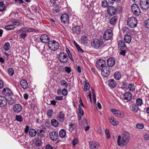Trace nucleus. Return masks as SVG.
Segmentation results:
<instances>
[{
	"mask_svg": "<svg viewBox=\"0 0 149 149\" xmlns=\"http://www.w3.org/2000/svg\"><path fill=\"white\" fill-rule=\"evenodd\" d=\"M130 139V134L127 132H123L122 136L119 135L117 139L118 145L119 146L126 145L129 142Z\"/></svg>",
	"mask_w": 149,
	"mask_h": 149,
	"instance_id": "nucleus-1",
	"label": "nucleus"
},
{
	"mask_svg": "<svg viewBox=\"0 0 149 149\" xmlns=\"http://www.w3.org/2000/svg\"><path fill=\"white\" fill-rule=\"evenodd\" d=\"M137 24V20L134 17H131L127 20V25L131 28H134L135 27Z\"/></svg>",
	"mask_w": 149,
	"mask_h": 149,
	"instance_id": "nucleus-2",
	"label": "nucleus"
},
{
	"mask_svg": "<svg viewBox=\"0 0 149 149\" xmlns=\"http://www.w3.org/2000/svg\"><path fill=\"white\" fill-rule=\"evenodd\" d=\"M48 46L51 50L54 51L57 50L59 47L58 43L55 40L50 41L48 43Z\"/></svg>",
	"mask_w": 149,
	"mask_h": 149,
	"instance_id": "nucleus-3",
	"label": "nucleus"
},
{
	"mask_svg": "<svg viewBox=\"0 0 149 149\" xmlns=\"http://www.w3.org/2000/svg\"><path fill=\"white\" fill-rule=\"evenodd\" d=\"M103 44V42L100 40L96 38L94 39L91 43L92 46L95 49H98L101 47Z\"/></svg>",
	"mask_w": 149,
	"mask_h": 149,
	"instance_id": "nucleus-4",
	"label": "nucleus"
},
{
	"mask_svg": "<svg viewBox=\"0 0 149 149\" xmlns=\"http://www.w3.org/2000/svg\"><path fill=\"white\" fill-rule=\"evenodd\" d=\"M101 69V74L104 77H107L110 74L111 69L108 66H104Z\"/></svg>",
	"mask_w": 149,
	"mask_h": 149,
	"instance_id": "nucleus-5",
	"label": "nucleus"
},
{
	"mask_svg": "<svg viewBox=\"0 0 149 149\" xmlns=\"http://www.w3.org/2000/svg\"><path fill=\"white\" fill-rule=\"evenodd\" d=\"M58 58L60 61L63 63H65L68 62V58L67 55L65 53H60L58 55Z\"/></svg>",
	"mask_w": 149,
	"mask_h": 149,
	"instance_id": "nucleus-6",
	"label": "nucleus"
},
{
	"mask_svg": "<svg viewBox=\"0 0 149 149\" xmlns=\"http://www.w3.org/2000/svg\"><path fill=\"white\" fill-rule=\"evenodd\" d=\"M132 11L136 15H140L141 11L139 6L136 4H133L131 6Z\"/></svg>",
	"mask_w": 149,
	"mask_h": 149,
	"instance_id": "nucleus-7",
	"label": "nucleus"
},
{
	"mask_svg": "<svg viewBox=\"0 0 149 149\" xmlns=\"http://www.w3.org/2000/svg\"><path fill=\"white\" fill-rule=\"evenodd\" d=\"M112 35V33L111 30L108 29L104 32L103 37L105 40H108L111 39Z\"/></svg>",
	"mask_w": 149,
	"mask_h": 149,
	"instance_id": "nucleus-8",
	"label": "nucleus"
},
{
	"mask_svg": "<svg viewBox=\"0 0 149 149\" xmlns=\"http://www.w3.org/2000/svg\"><path fill=\"white\" fill-rule=\"evenodd\" d=\"M141 8L144 10H146L149 7L148 0H141L140 3Z\"/></svg>",
	"mask_w": 149,
	"mask_h": 149,
	"instance_id": "nucleus-9",
	"label": "nucleus"
},
{
	"mask_svg": "<svg viewBox=\"0 0 149 149\" xmlns=\"http://www.w3.org/2000/svg\"><path fill=\"white\" fill-rule=\"evenodd\" d=\"M111 111L116 116L122 118L124 116V113L122 111L114 109H111Z\"/></svg>",
	"mask_w": 149,
	"mask_h": 149,
	"instance_id": "nucleus-10",
	"label": "nucleus"
},
{
	"mask_svg": "<svg viewBox=\"0 0 149 149\" xmlns=\"http://www.w3.org/2000/svg\"><path fill=\"white\" fill-rule=\"evenodd\" d=\"M35 29L30 28L29 27H26L22 28L18 31V33H26L30 32H34L36 31Z\"/></svg>",
	"mask_w": 149,
	"mask_h": 149,
	"instance_id": "nucleus-11",
	"label": "nucleus"
},
{
	"mask_svg": "<svg viewBox=\"0 0 149 149\" xmlns=\"http://www.w3.org/2000/svg\"><path fill=\"white\" fill-rule=\"evenodd\" d=\"M49 135L52 141H56L58 139V135L54 131L50 132L49 133Z\"/></svg>",
	"mask_w": 149,
	"mask_h": 149,
	"instance_id": "nucleus-12",
	"label": "nucleus"
},
{
	"mask_svg": "<svg viewBox=\"0 0 149 149\" xmlns=\"http://www.w3.org/2000/svg\"><path fill=\"white\" fill-rule=\"evenodd\" d=\"M105 65L106 62L105 61L100 59L98 60L96 64V67L99 68H101L104 66H105Z\"/></svg>",
	"mask_w": 149,
	"mask_h": 149,
	"instance_id": "nucleus-13",
	"label": "nucleus"
},
{
	"mask_svg": "<svg viewBox=\"0 0 149 149\" xmlns=\"http://www.w3.org/2000/svg\"><path fill=\"white\" fill-rule=\"evenodd\" d=\"M81 28L80 26L78 25L74 26L72 28V32L73 34H79L81 31Z\"/></svg>",
	"mask_w": 149,
	"mask_h": 149,
	"instance_id": "nucleus-14",
	"label": "nucleus"
},
{
	"mask_svg": "<svg viewBox=\"0 0 149 149\" xmlns=\"http://www.w3.org/2000/svg\"><path fill=\"white\" fill-rule=\"evenodd\" d=\"M40 40L42 42L45 43H49L50 41L49 37L46 34L41 35Z\"/></svg>",
	"mask_w": 149,
	"mask_h": 149,
	"instance_id": "nucleus-15",
	"label": "nucleus"
},
{
	"mask_svg": "<svg viewBox=\"0 0 149 149\" xmlns=\"http://www.w3.org/2000/svg\"><path fill=\"white\" fill-rule=\"evenodd\" d=\"M3 94L6 96H10L13 95L11 90L8 88H5L2 91Z\"/></svg>",
	"mask_w": 149,
	"mask_h": 149,
	"instance_id": "nucleus-16",
	"label": "nucleus"
},
{
	"mask_svg": "<svg viewBox=\"0 0 149 149\" xmlns=\"http://www.w3.org/2000/svg\"><path fill=\"white\" fill-rule=\"evenodd\" d=\"M116 11V10L115 7L110 6L107 9V13L109 14V16H111L115 14Z\"/></svg>",
	"mask_w": 149,
	"mask_h": 149,
	"instance_id": "nucleus-17",
	"label": "nucleus"
},
{
	"mask_svg": "<svg viewBox=\"0 0 149 149\" xmlns=\"http://www.w3.org/2000/svg\"><path fill=\"white\" fill-rule=\"evenodd\" d=\"M7 100L5 97L0 96V107H4L6 106L7 104Z\"/></svg>",
	"mask_w": 149,
	"mask_h": 149,
	"instance_id": "nucleus-18",
	"label": "nucleus"
},
{
	"mask_svg": "<svg viewBox=\"0 0 149 149\" xmlns=\"http://www.w3.org/2000/svg\"><path fill=\"white\" fill-rule=\"evenodd\" d=\"M69 16L66 14H62L61 17V21L62 23H67L69 21Z\"/></svg>",
	"mask_w": 149,
	"mask_h": 149,
	"instance_id": "nucleus-19",
	"label": "nucleus"
},
{
	"mask_svg": "<svg viewBox=\"0 0 149 149\" xmlns=\"http://www.w3.org/2000/svg\"><path fill=\"white\" fill-rule=\"evenodd\" d=\"M22 106L19 104H16L13 107V111L15 112H19L22 110Z\"/></svg>",
	"mask_w": 149,
	"mask_h": 149,
	"instance_id": "nucleus-20",
	"label": "nucleus"
},
{
	"mask_svg": "<svg viewBox=\"0 0 149 149\" xmlns=\"http://www.w3.org/2000/svg\"><path fill=\"white\" fill-rule=\"evenodd\" d=\"M90 146L92 149H96L99 148L100 145L98 142L95 141L90 142L89 143Z\"/></svg>",
	"mask_w": 149,
	"mask_h": 149,
	"instance_id": "nucleus-21",
	"label": "nucleus"
},
{
	"mask_svg": "<svg viewBox=\"0 0 149 149\" xmlns=\"http://www.w3.org/2000/svg\"><path fill=\"white\" fill-rule=\"evenodd\" d=\"M124 100L127 101H130L132 99V95L130 92H127L124 95Z\"/></svg>",
	"mask_w": 149,
	"mask_h": 149,
	"instance_id": "nucleus-22",
	"label": "nucleus"
},
{
	"mask_svg": "<svg viewBox=\"0 0 149 149\" xmlns=\"http://www.w3.org/2000/svg\"><path fill=\"white\" fill-rule=\"evenodd\" d=\"M57 118L59 121L62 122L64 120L65 115L62 111H60L58 116Z\"/></svg>",
	"mask_w": 149,
	"mask_h": 149,
	"instance_id": "nucleus-23",
	"label": "nucleus"
},
{
	"mask_svg": "<svg viewBox=\"0 0 149 149\" xmlns=\"http://www.w3.org/2000/svg\"><path fill=\"white\" fill-rule=\"evenodd\" d=\"M20 84L22 87L24 89H27L29 87L27 82L25 79H22L21 80Z\"/></svg>",
	"mask_w": 149,
	"mask_h": 149,
	"instance_id": "nucleus-24",
	"label": "nucleus"
},
{
	"mask_svg": "<svg viewBox=\"0 0 149 149\" xmlns=\"http://www.w3.org/2000/svg\"><path fill=\"white\" fill-rule=\"evenodd\" d=\"M115 61L112 58H109L107 61V63L108 66L112 67L115 64Z\"/></svg>",
	"mask_w": 149,
	"mask_h": 149,
	"instance_id": "nucleus-25",
	"label": "nucleus"
},
{
	"mask_svg": "<svg viewBox=\"0 0 149 149\" xmlns=\"http://www.w3.org/2000/svg\"><path fill=\"white\" fill-rule=\"evenodd\" d=\"M108 84L110 87L114 88L116 86L117 84L114 80L111 79L109 81Z\"/></svg>",
	"mask_w": 149,
	"mask_h": 149,
	"instance_id": "nucleus-26",
	"label": "nucleus"
},
{
	"mask_svg": "<svg viewBox=\"0 0 149 149\" xmlns=\"http://www.w3.org/2000/svg\"><path fill=\"white\" fill-rule=\"evenodd\" d=\"M118 48L121 49H123L125 47H126L125 42L122 40L118 41Z\"/></svg>",
	"mask_w": 149,
	"mask_h": 149,
	"instance_id": "nucleus-27",
	"label": "nucleus"
},
{
	"mask_svg": "<svg viewBox=\"0 0 149 149\" xmlns=\"http://www.w3.org/2000/svg\"><path fill=\"white\" fill-rule=\"evenodd\" d=\"M109 119L110 123L113 125H117L119 123V121L115 120V119L113 116H110L109 118Z\"/></svg>",
	"mask_w": 149,
	"mask_h": 149,
	"instance_id": "nucleus-28",
	"label": "nucleus"
},
{
	"mask_svg": "<svg viewBox=\"0 0 149 149\" xmlns=\"http://www.w3.org/2000/svg\"><path fill=\"white\" fill-rule=\"evenodd\" d=\"M45 132L44 130L39 129L37 131V135L40 137H43L45 136Z\"/></svg>",
	"mask_w": 149,
	"mask_h": 149,
	"instance_id": "nucleus-29",
	"label": "nucleus"
},
{
	"mask_svg": "<svg viewBox=\"0 0 149 149\" xmlns=\"http://www.w3.org/2000/svg\"><path fill=\"white\" fill-rule=\"evenodd\" d=\"M118 18L116 16H114L111 19L109 23L113 25H114L117 22Z\"/></svg>",
	"mask_w": 149,
	"mask_h": 149,
	"instance_id": "nucleus-30",
	"label": "nucleus"
},
{
	"mask_svg": "<svg viewBox=\"0 0 149 149\" xmlns=\"http://www.w3.org/2000/svg\"><path fill=\"white\" fill-rule=\"evenodd\" d=\"M124 39L126 42L130 43L131 42L132 37L130 35H126L124 36Z\"/></svg>",
	"mask_w": 149,
	"mask_h": 149,
	"instance_id": "nucleus-31",
	"label": "nucleus"
},
{
	"mask_svg": "<svg viewBox=\"0 0 149 149\" xmlns=\"http://www.w3.org/2000/svg\"><path fill=\"white\" fill-rule=\"evenodd\" d=\"M37 132L34 129L31 128L29 130V134L32 137L35 136Z\"/></svg>",
	"mask_w": 149,
	"mask_h": 149,
	"instance_id": "nucleus-32",
	"label": "nucleus"
},
{
	"mask_svg": "<svg viewBox=\"0 0 149 149\" xmlns=\"http://www.w3.org/2000/svg\"><path fill=\"white\" fill-rule=\"evenodd\" d=\"M66 135V132L64 129H61L59 131V136L61 138H64Z\"/></svg>",
	"mask_w": 149,
	"mask_h": 149,
	"instance_id": "nucleus-33",
	"label": "nucleus"
},
{
	"mask_svg": "<svg viewBox=\"0 0 149 149\" xmlns=\"http://www.w3.org/2000/svg\"><path fill=\"white\" fill-rule=\"evenodd\" d=\"M51 124L53 126L56 127L58 126V121L55 119H52L51 120Z\"/></svg>",
	"mask_w": 149,
	"mask_h": 149,
	"instance_id": "nucleus-34",
	"label": "nucleus"
},
{
	"mask_svg": "<svg viewBox=\"0 0 149 149\" xmlns=\"http://www.w3.org/2000/svg\"><path fill=\"white\" fill-rule=\"evenodd\" d=\"M81 41L83 44H86L87 43V37L85 35L82 36L81 38Z\"/></svg>",
	"mask_w": 149,
	"mask_h": 149,
	"instance_id": "nucleus-35",
	"label": "nucleus"
},
{
	"mask_svg": "<svg viewBox=\"0 0 149 149\" xmlns=\"http://www.w3.org/2000/svg\"><path fill=\"white\" fill-rule=\"evenodd\" d=\"M114 77L117 80L120 79L121 77L120 73L118 72H116L114 74Z\"/></svg>",
	"mask_w": 149,
	"mask_h": 149,
	"instance_id": "nucleus-36",
	"label": "nucleus"
},
{
	"mask_svg": "<svg viewBox=\"0 0 149 149\" xmlns=\"http://www.w3.org/2000/svg\"><path fill=\"white\" fill-rule=\"evenodd\" d=\"M60 8L58 5L55 6L53 9V12L54 13H57L60 10Z\"/></svg>",
	"mask_w": 149,
	"mask_h": 149,
	"instance_id": "nucleus-37",
	"label": "nucleus"
},
{
	"mask_svg": "<svg viewBox=\"0 0 149 149\" xmlns=\"http://www.w3.org/2000/svg\"><path fill=\"white\" fill-rule=\"evenodd\" d=\"M35 144L37 146H40L42 145V142L39 138L37 139L35 142Z\"/></svg>",
	"mask_w": 149,
	"mask_h": 149,
	"instance_id": "nucleus-38",
	"label": "nucleus"
},
{
	"mask_svg": "<svg viewBox=\"0 0 149 149\" xmlns=\"http://www.w3.org/2000/svg\"><path fill=\"white\" fill-rule=\"evenodd\" d=\"M60 84L62 86H63L65 88H67L68 84L65 80H61L60 81Z\"/></svg>",
	"mask_w": 149,
	"mask_h": 149,
	"instance_id": "nucleus-39",
	"label": "nucleus"
},
{
	"mask_svg": "<svg viewBox=\"0 0 149 149\" xmlns=\"http://www.w3.org/2000/svg\"><path fill=\"white\" fill-rule=\"evenodd\" d=\"M53 114V110L51 109L48 110L47 113V115L48 117L49 118H51Z\"/></svg>",
	"mask_w": 149,
	"mask_h": 149,
	"instance_id": "nucleus-40",
	"label": "nucleus"
},
{
	"mask_svg": "<svg viewBox=\"0 0 149 149\" xmlns=\"http://www.w3.org/2000/svg\"><path fill=\"white\" fill-rule=\"evenodd\" d=\"M10 47V44L9 42H7L5 43L4 49L6 51H8Z\"/></svg>",
	"mask_w": 149,
	"mask_h": 149,
	"instance_id": "nucleus-41",
	"label": "nucleus"
},
{
	"mask_svg": "<svg viewBox=\"0 0 149 149\" xmlns=\"http://www.w3.org/2000/svg\"><path fill=\"white\" fill-rule=\"evenodd\" d=\"M128 88L129 90L131 91H133L135 89V86L132 83L129 84L128 86Z\"/></svg>",
	"mask_w": 149,
	"mask_h": 149,
	"instance_id": "nucleus-42",
	"label": "nucleus"
},
{
	"mask_svg": "<svg viewBox=\"0 0 149 149\" xmlns=\"http://www.w3.org/2000/svg\"><path fill=\"white\" fill-rule=\"evenodd\" d=\"M15 28L14 25H9L5 27V29L7 30H10L13 29Z\"/></svg>",
	"mask_w": 149,
	"mask_h": 149,
	"instance_id": "nucleus-43",
	"label": "nucleus"
},
{
	"mask_svg": "<svg viewBox=\"0 0 149 149\" xmlns=\"http://www.w3.org/2000/svg\"><path fill=\"white\" fill-rule=\"evenodd\" d=\"M8 72V74L11 76H12L14 74V71L12 68H9Z\"/></svg>",
	"mask_w": 149,
	"mask_h": 149,
	"instance_id": "nucleus-44",
	"label": "nucleus"
},
{
	"mask_svg": "<svg viewBox=\"0 0 149 149\" xmlns=\"http://www.w3.org/2000/svg\"><path fill=\"white\" fill-rule=\"evenodd\" d=\"M70 130L71 131H73L75 128V125L74 123H71L69 125Z\"/></svg>",
	"mask_w": 149,
	"mask_h": 149,
	"instance_id": "nucleus-45",
	"label": "nucleus"
},
{
	"mask_svg": "<svg viewBox=\"0 0 149 149\" xmlns=\"http://www.w3.org/2000/svg\"><path fill=\"white\" fill-rule=\"evenodd\" d=\"M132 110L134 112H137L139 109L138 107L135 104H133L132 105Z\"/></svg>",
	"mask_w": 149,
	"mask_h": 149,
	"instance_id": "nucleus-46",
	"label": "nucleus"
},
{
	"mask_svg": "<svg viewBox=\"0 0 149 149\" xmlns=\"http://www.w3.org/2000/svg\"><path fill=\"white\" fill-rule=\"evenodd\" d=\"M137 104L138 106H141L143 104V102L142 99L139 98L136 100Z\"/></svg>",
	"mask_w": 149,
	"mask_h": 149,
	"instance_id": "nucleus-47",
	"label": "nucleus"
},
{
	"mask_svg": "<svg viewBox=\"0 0 149 149\" xmlns=\"http://www.w3.org/2000/svg\"><path fill=\"white\" fill-rule=\"evenodd\" d=\"M8 102L9 104L12 105L15 102V100L12 97L8 98Z\"/></svg>",
	"mask_w": 149,
	"mask_h": 149,
	"instance_id": "nucleus-48",
	"label": "nucleus"
},
{
	"mask_svg": "<svg viewBox=\"0 0 149 149\" xmlns=\"http://www.w3.org/2000/svg\"><path fill=\"white\" fill-rule=\"evenodd\" d=\"M5 8V6L3 2H0V11L2 12L4 10Z\"/></svg>",
	"mask_w": 149,
	"mask_h": 149,
	"instance_id": "nucleus-49",
	"label": "nucleus"
},
{
	"mask_svg": "<svg viewBox=\"0 0 149 149\" xmlns=\"http://www.w3.org/2000/svg\"><path fill=\"white\" fill-rule=\"evenodd\" d=\"M16 119L18 121L21 122L23 120V118L20 115H16Z\"/></svg>",
	"mask_w": 149,
	"mask_h": 149,
	"instance_id": "nucleus-50",
	"label": "nucleus"
},
{
	"mask_svg": "<svg viewBox=\"0 0 149 149\" xmlns=\"http://www.w3.org/2000/svg\"><path fill=\"white\" fill-rule=\"evenodd\" d=\"M20 34L19 35V36L20 38H23L24 39L25 37L27 36V34L26 33H20Z\"/></svg>",
	"mask_w": 149,
	"mask_h": 149,
	"instance_id": "nucleus-51",
	"label": "nucleus"
},
{
	"mask_svg": "<svg viewBox=\"0 0 149 149\" xmlns=\"http://www.w3.org/2000/svg\"><path fill=\"white\" fill-rule=\"evenodd\" d=\"M86 84L84 86V90L87 91L90 88L88 82H87V83L86 81Z\"/></svg>",
	"mask_w": 149,
	"mask_h": 149,
	"instance_id": "nucleus-52",
	"label": "nucleus"
},
{
	"mask_svg": "<svg viewBox=\"0 0 149 149\" xmlns=\"http://www.w3.org/2000/svg\"><path fill=\"white\" fill-rule=\"evenodd\" d=\"M78 143V141L77 139H74L72 140V143L74 147Z\"/></svg>",
	"mask_w": 149,
	"mask_h": 149,
	"instance_id": "nucleus-53",
	"label": "nucleus"
},
{
	"mask_svg": "<svg viewBox=\"0 0 149 149\" xmlns=\"http://www.w3.org/2000/svg\"><path fill=\"white\" fill-rule=\"evenodd\" d=\"M78 110L79 113L81 114L82 115H84V112L83 111V109L80 105L79 106Z\"/></svg>",
	"mask_w": 149,
	"mask_h": 149,
	"instance_id": "nucleus-54",
	"label": "nucleus"
},
{
	"mask_svg": "<svg viewBox=\"0 0 149 149\" xmlns=\"http://www.w3.org/2000/svg\"><path fill=\"white\" fill-rule=\"evenodd\" d=\"M107 1L105 0L103 1L102 2V5L103 7L105 8L107 6Z\"/></svg>",
	"mask_w": 149,
	"mask_h": 149,
	"instance_id": "nucleus-55",
	"label": "nucleus"
},
{
	"mask_svg": "<svg viewBox=\"0 0 149 149\" xmlns=\"http://www.w3.org/2000/svg\"><path fill=\"white\" fill-rule=\"evenodd\" d=\"M105 132V134L106 135L107 138V139H109L110 137V135L109 130H106Z\"/></svg>",
	"mask_w": 149,
	"mask_h": 149,
	"instance_id": "nucleus-56",
	"label": "nucleus"
},
{
	"mask_svg": "<svg viewBox=\"0 0 149 149\" xmlns=\"http://www.w3.org/2000/svg\"><path fill=\"white\" fill-rule=\"evenodd\" d=\"M145 24L146 27L149 29V19H147V20L145 21Z\"/></svg>",
	"mask_w": 149,
	"mask_h": 149,
	"instance_id": "nucleus-57",
	"label": "nucleus"
},
{
	"mask_svg": "<svg viewBox=\"0 0 149 149\" xmlns=\"http://www.w3.org/2000/svg\"><path fill=\"white\" fill-rule=\"evenodd\" d=\"M136 127L139 129H142L143 128V125L141 123H138L136 125Z\"/></svg>",
	"mask_w": 149,
	"mask_h": 149,
	"instance_id": "nucleus-58",
	"label": "nucleus"
},
{
	"mask_svg": "<svg viewBox=\"0 0 149 149\" xmlns=\"http://www.w3.org/2000/svg\"><path fill=\"white\" fill-rule=\"evenodd\" d=\"M65 69L66 72L68 73H70L71 71V68L70 67H65Z\"/></svg>",
	"mask_w": 149,
	"mask_h": 149,
	"instance_id": "nucleus-59",
	"label": "nucleus"
},
{
	"mask_svg": "<svg viewBox=\"0 0 149 149\" xmlns=\"http://www.w3.org/2000/svg\"><path fill=\"white\" fill-rule=\"evenodd\" d=\"M67 91L65 88H63L62 91V94L63 95H67Z\"/></svg>",
	"mask_w": 149,
	"mask_h": 149,
	"instance_id": "nucleus-60",
	"label": "nucleus"
},
{
	"mask_svg": "<svg viewBox=\"0 0 149 149\" xmlns=\"http://www.w3.org/2000/svg\"><path fill=\"white\" fill-rule=\"evenodd\" d=\"M13 25H15L17 26H20L22 25V23L17 22H13Z\"/></svg>",
	"mask_w": 149,
	"mask_h": 149,
	"instance_id": "nucleus-61",
	"label": "nucleus"
},
{
	"mask_svg": "<svg viewBox=\"0 0 149 149\" xmlns=\"http://www.w3.org/2000/svg\"><path fill=\"white\" fill-rule=\"evenodd\" d=\"M55 99L58 100H61L63 99V97L62 96H56L55 97Z\"/></svg>",
	"mask_w": 149,
	"mask_h": 149,
	"instance_id": "nucleus-62",
	"label": "nucleus"
},
{
	"mask_svg": "<svg viewBox=\"0 0 149 149\" xmlns=\"http://www.w3.org/2000/svg\"><path fill=\"white\" fill-rule=\"evenodd\" d=\"M144 140H149V135L148 134H146L144 135Z\"/></svg>",
	"mask_w": 149,
	"mask_h": 149,
	"instance_id": "nucleus-63",
	"label": "nucleus"
},
{
	"mask_svg": "<svg viewBox=\"0 0 149 149\" xmlns=\"http://www.w3.org/2000/svg\"><path fill=\"white\" fill-rule=\"evenodd\" d=\"M76 48L79 52H80L81 53L83 52V51L82 49L80 48V46L79 45L77 47H76Z\"/></svg>",
	"mask_w": 149,
	"mask_h": 149,
	"instance_id": "nucleus-64",
	"label": "nucleus"
}]
</instances>
